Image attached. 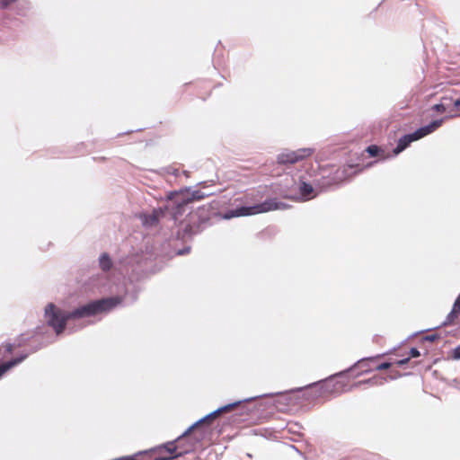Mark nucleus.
I'll return each mask as SVG.
<instances>
[{
    "mask_svg": "<svg viewBox=\"0 0 460 460\" xmlns=\"http://www.w3.org/2000/svg\"><path fill=\"white\" fill-rule=\"evenodd\" d=\"M444 119H436L425 127L418 128L415 132L403 136L398 140L396 147L394 149V155H397L404 149H406L411 142L419 140L427 135L434 132L437 128L441 127Z\"/></svg>",
    "mask_w": 460,
    "mask_h": 460,
    "instance_id": "obj_3",
    "label": "nucleus"
},
{
    "mask_svg": "<svg viewBox=\"0 0 460 460\" xmlns=\"http://www.w3.org/2000/svg\"><path fill=\"white\" fill-rule=\"evenodd\" d=\"M289 208L287 203H257L252 207H241L238 209L231 210L225 214L224 218L229 219L234 217H244L260 214L270 210L285 209Z\"/></svg>",
    "mask_w": 460,
    "mask_h": 460,
    "instance_id": "obj_4",
    "label": "nucleus"
},
{
    "mask_svg": "<svg viewBox=\"0 0 460 460\" xmlns=\"http://www.w3.org/2000/svg\"><path fill=\"white\" fill-rule=\"evenodd\" d=\"M279 400L290 402L293 400V395L291 394H282L279 395Z\"/></svg>",
    "mask_w": 460,
    "mask_h": 460,
    "instance_id": "obj_21",
    "label": "nucleus"
},
{
    "mask_svg": "<svg viewBox=\"0 0 460 460\" xmlns=\"http://www.w3.org/2000/svg\"><path fill=\"white\" fill-rule=\"evenodd\" d=\"M459 314H460V298L457 297L454 303L452 311L449 313L447 318L449 321H453L455 318H456L458 316Z\"/></svg>",
    "mask_w": 460,
    "mask_h": 460,
    "instance_id": "obj_15",
    "label": "nucleus"
},
{
    "mask_svg": "<svg viewBox=\"0 0 460 460\" xmlns=\"http://www.w3.org/2000/svg\"><path fill=\"white\" fill-rule=\"evenodd\" d=\"M5 348V350L8 352V353H12L13 351V345L11 344V343H7L4 346Z\"/></svg>",
    "mask_w": 460,
    "mask_h": 460,
    "instance_id": "obj_24",
    "label": "nucleus"
},
{
    "mask_svg": "<svg viewBox=\"0 0 460 460\" xmlns=\"http://www.w3.org/2000/svg\"><path fill=\"white\" fill-rule=\"evenodd\" d=\"M155 460H161V459H160V457H159V458H156V459H155Z\"/></svg>",
    "mask_w": 460,
    "mask_h": 460,
    "instance_id": "obj_26",
    "label": "nucleus"
},
{
    "mask_svg": "<svg viewBox=\"0 0 460 460\" xmlns=\"http://www.w3.org/2000/svg\"><path fill=\"white\" fill-rule=\"evenodd\" d=\"M17 0H0L1 8H7L12 4L15 3Z\"/></svg>",
    "mask_w": 460,
    "mask_h": 460,
    "instance_id": "obj_19",
    "label": "nucleus"
},
{
    "mask_svg": "<svg viewBox=\"0 0 460 460\" xmlns=\"http://www.w3.org/2000/svg\"><path fill=\"white\" fill-rule=\"evenodd\" d=\"M176 197V201H199L200 199H204L209 196L208 193L204 191V190L199 189L191 190L190 189H186L184 190H181L180 192L173 193L172 192L169 196V199H174Z\"/></svg>",
    "mask_w": 460,
    "mask_h": 460,
    "instance_id": "obj_6",
    "label": "nucleus"
},
{
    "mask_svg": "<svg viewBox=\"0 0 460 460\" xmlns=\"http://www.w3.org/2000/svg\"><path fill=\"white\" fill-rule=\"evenodd\" d=\"M194 449V445H191L190 447L184 449L183 451L179 452L175 456H167V457H160L161 460H172L175 457L182 456L184 453H187L189 451H191Z\"/></svg>",
    "mask_w": 460,
    "mask_h": 460,
    "instance_id": "obj_17",
    "label": "nucleus"
},
{
    "mask_svg": "<svg viewBox=\"0 0 460 460\" xmlns=\"http://www.w3.org/2000/svg\"><path fill=\"white\" fill-rule=\"evenodd\" d=\"M112 266V261L108 254L104 253L100 258V267L102 270L107 271L109 270Z\"/></svg>",
    "mask_w": 460,
    "mask_h": 460,
    "instance_id": "obj_13",
    "label": "nucleus"
},
{
    "mask_svg": "<svg viewBox=\"0 0 460 460\" xmlns=\"http://www.w3.org/2000/svg\"><path fill=\"white\" fill-rule=\"evenodd\" d=\"M313 154L310 148H301L295 151H287L278 155L277 161L280 164H294L302 161Z\"/></svg>",
    "mask_w": 460,
    "mask_h": 460,
    "instance_id": "obj_5",
    "label": "nucleus"
},
{
    "mask_svg": "<svg viewBox=\"0 0 460 460\" xmlns=\"http://www.w3.org/2000/svg\"><path fill=\"white\" fill-rule=\"evenodd\" d=\"M432 110L438 113H444L447 111V108L443 103H438L433 105Z\"/></svg>",
    "mask_w": 460,
    "mask_h": 460,
    "instance_id": "obj_18",
    "label": "nucleus"
},
{
    "mask_svg": "<svg viewBox=\"0 0 460 460\" xmlns=\"http://www.w3.org/2000/svg\"><path fill=\"white\" fill-rule=\"evenodd\" d=\"M341 387V385L334 379H329L314 385V386L310 387V390L319 391L321 394H323L337 392Z\"/></svg>",
    "mask_w": 460,
    "mask_h": 460,
    "instance_id": "obj_8",
    "label": "nucleus"
},
{
    "mask_svg": "<svg viewBox=\"0 0 460 460\" xmlns=\"http://www.w3.org/2000/svg\"><path fill=\"white\" fill-rule=\"evenodd\" d=\"M454 107L456 112L455 116L460 117V99H457L454 102Z\"/></svg>",
    "mask_w": 460,
    "mask_h": 460,
    "instance_id": "obj_20",
    "label": "nucleus"
},
{
    "mask_svg": "<svg viewBox=\"0 0 460 460\" xmlns=\"http://www.w3.org/2000/svg\"><path fill=\"white\" fill-rule=\"evenodd\" d=\"M454 358L460 359V344L454 349Z\"/></svg>",
    "mask_w": 460,
    "mask_h": 460,
    "instance_id": "obj_23",
    "label": "nucleus"
},
{
    "mask_svg": "<svg viewBox=\"0 0 460 460\" xmlns=\"http://www.w3.org/2000/svg\"><path fill=\"white\" fill-rule=\"evenodd\" d=\"M386 382V378L381 376H375L372 378H369L366 381H362L361 383H367L371 385H382Z\"/></svg>",
    "mask_w": 460,
    "mask_h": 460,
    "instance_id": "obj_16",
    "label": "nucleus"
},
{
    "mask_svg": "<svg viewBox=\"0 0 460 460\" xmlns=\"http://www.w3.org/2000/svg\"><path fill=\"white\" fill-rule=\"evenodd\" d=\"M299 190H300L301 195L304 198L313 199L315 197L314 190L313 186L305 181L301 182V184L299 186Z\"/></svg>",
    "mask_w": 460,
    "mask_h": 460,
    "instance_id": "obj_10",
    "label": "nucleus"
},
{
    "mask_svg": "<svg viewBox=\"0 0 460 460\" xmlns=\"http://www.w3.org/2000/svg\"><path fill=\"white\" fill-rule=\"evenodd\" d=\"M143 224L146 226H153L158 223V213L155 211L151 215H143L142 217Z\"/></svg>",
    "mask_w": 460,
    "mask_h": 460,
    "instance_id": "obj_11",
    "label": "nucleus"
},
{
    "mask_svg": "<svg viewBox=\"0 0 460 460\" xmlns=\"http://www.w3.org/2000/svg\"><path fill=\"white\" fill-rule=\"evenodd\" d=\"M366 152L372 157L382 155L384 157V150L376 145H371L366 148Z\"/></svg>",
    "mask_w": 460,
    "mask_h": 460,
    "instance_id": "obj_14",
    "label": "nucleus"
},
{
    "mask_svg": "<svg viewBox=\"0 0 460 460\" xmlns=\"http://www.w3.org/2000/svg\"><path fill=\"white\" fill-rule=\"evenodd\" d=\"M399 376H401V374L397 370L392 369L390 371V374H389V378L390 379H395V378H397Z\"/></svg>",
    "mask_w": 460,
    "mask_h": 460,
    "instance_id": "obj_22",
    "label": "nucleus"
},
{
    "mask_svg": "<svg viewBox=\"0 0 460 460\" xmlns=\"http://www.w3.org/2000/svg\"><path fill=\"white\" fill-rule=\"evenodd\" d=\"M238 404H239V402H234V403H231V404H228V405H226L224 407L219 408L218 410H217L214 412L208 414L207 417H205L204 419L200 420L199 422L195 423L193 426L189 428L184 432V434L181 437L177 438V440H176L177 445H174V443H172V442L168 443L165 447H166L167 451L169 452L170 456H175L177 454L176 450L179 447H181V443L185 439H189L190 438V435L192 433H196V432H199L200 431V436H202L206 431L205 430H201V429H204L205 425L208 421H210L211 420H214L220 413L229 411L230 410H232L234 407H236Z\"/></svg>",
    "mask_w": 460,
    "mask_h": 460,
    "instance_id": "obj_2",
    "label": "nucleus"
},
{
    "mask_svg": "<svg viewBox=\"0 0 460 460\" xmlns=\"http://www.w3.org/2000/svg\"><path fill=\"white\" fill-rule=\"evenodd\" d=\"M120 460H136V459L132 456H127V457L121 458Z\"/></svg>",
    "mask_w": 460,
    "mask_h": 460,
    "instance_id": "obj_25",
    "label": "nucleus"
},
{
    "mask_svg": "<svg viewBox=\"0 0 460 460\" xmlns=\"http://www.w3.org/2000/svg\"><path fill=\"white\" fill-rule=\"evenodd\" d=\"M164 173L168 175H172L175 177L180 176L181 172L183 173L186 177H190V172L181 170L179 164H171L164 169Z\"/></svg>",
    "mask_w": 460,
    "mask_h": 460,
    "instance_id": "obj_9",
    "label": "nucleus"
},
{
    "mask_svg": "<svg viewBox=\"0 0 460 460\" xmlns=\"http://www.w3.org/2000/svg\"><path fill=\"white\" fill-rule=\"evenodd\" d=\"M420 356V352L416 348H411L410 352H409L408 357H406L405 358H402V359L395 361V364L397 366L401 367V366H403V365L409 363V361H410V359L411 358H418Z\"/></svg>",
    "mask_w": 460,
    "mask_h": 460,
    "instance_id": "obj_12",
    "label": "nucleus"
},
{
    "mask_svg": "<svg viewBox=\"0 0 460 460\" xmlns=\"http://www.w3.org/2000/svg\"><path fill=\"white\" fill-rule=\"evenodd\" d=\"M119 302V298H103L84 305L71 312H65L57 307L53 303H49L45 307V319L48 325L54 329L57 335H59L65 331L68 320L95 315L111 310Z\"/></svg>",
    "mask_w": 460,
    "mask_h": 460,
    "instance_id": "obj_1",
    "label": "nucleus"
},
{
    "mask_svg": "<svg viewBox=\"0 0 460 460\" xmlns=\"http://www.w3.org/2000/svg\"><path fill=\"white\" fill-rule=\"evenodd\" d=\"M374 363H375V359H373V358L363 359V360L358 361L355 365L354 368L355 369H358L361 372H368L371 369H376V370L388 369L393 365H396L395 362H394V363L385 362V363H382V364H378V365H375V366H370V364H374Z\"/></svg>",
    "mask_w": 460,
    "mask_h": 460,
    "instance_id": "obj_7",
    "label": "nucleus"
}]
</instances>
